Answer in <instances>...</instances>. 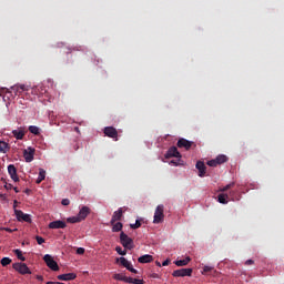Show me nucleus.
<instances>
[{
    "instance_id": "79ce46f5",
    "label": "nucleus",
    "mask_w": 284,
    "mask_h": 284,
    "mask_svg": "<svg viewBox=\"0 0 284 284\" xmlns=\"http://www.w3.org/2000/svg\"><path fill=\"white\" fill-rule=\"evenodd\" d=\"M4 232H9V234H12V232H17L18 229H10V227H3Z\"/></svg>"
},
{
    "instance_id": "f704fd0d",
    "label": "nucleus",
    "mask_w": 284,
    "mask_h": 284,
    "mask_svg": "<svg viewBox=\"0 0 284 284\" xmlns=\"http://www.w3.org/2000/svg\"><path fill=\"white\" fill-rule=\"evenodd\" d=\"M207 165L210 168H216V165H219V162H216V159H213V160L207 161Z\"/></svg>"
},
{
    "instance_id": "1a4fd4ad",
    "label": "nucleus",
    "mask_w": 284,
    "mask_h": 284,
    "mask_svg": "<svg viewBox=\"0 0 284 284\" xmlns=\"http://www.w3.org/2000/svg\"><path fill=\"white\" fill-rule=\"evenodd\" d=\"M65 227H68V224L61 220L53 221L49 224V230H65Z\"/></svg>"
},
{
    "instance_id": "423d86ee",
    "label": "nucleus",
    "mask_w": 284,
    "mask_h": 284,
    "mask_svg": "<svg viewBox=\"0 0 284 284\" xmlns=\"http://www.w3.org/2000/svg\"><path fill=\"white\" fill-rule=\"evenodd\" d=\"M128 210L126 206L120 207L118 211H115L111 219V225H114L116 221H121L123 219V213Z\"/></svg>"
},
{
    "instance_id": "aec40b11",
    "label": "nucleus",
    "mask_w": 284,
    "mask_h": 284,
    "mask_svg": "<svg viewBox=\"0 0 284 284\" xmlns=\"http://www.w3.org/2000/svg\"><path fill=\"white\" fill-rule=\"evenodd\" d=\"M11 90H13L14 94L17 95V94H21V92H26V90L28 89H26V85L20 84V85L11 87Z\"/></svg>"
},
{
    "instance_id": "58836bf2",
    "label": "nucleus",
    "mask_w": 284,
    "mask_h": 284,
    "mask_svg": "<svg viewBox=\"0 0 284 284\" xmlns=\"http://www.w3.org/2000/svg\"><path fill=\"white\" fill-rule=\"evenodd\" d=\"M128 283H130V284H143L144 281H143V280H138V278H132V277H131V282H128Z\"/></svg>"
},
{
    "instance_id": "ea45409f",
    "label": "nucleus",
    "mask_w": 284,
    "mask_h": 284,
    "mask_svg": "<svg viewBox=\"0 0 284 284\" xmlns=\"http://www.w3.org/2000/svg\"><path fill=\"white\" fill-rule=\"evenodd\" d=\"M36 241H37L38 245H43V243H45V239H43L41 236H36Z\"/></svg>"
},
{
    "instance_id": "9d476101",
    "label": "nucleus",
    "mask_w": 284,
    "mask_h": 284,
    "mask_svg": "<svg viewBox=\"0 0 284 284\" xmlns=\"http://www.w3.org/2000/svg\"><path fill=\"white\" fill-rule=\"evenodd\" d=\"M174 277L192 276V268H180L172 273Z\"/></svg>"
},
{
    "instance_id": "c85d7f7f",
    "label": "nucleus",
    "mask_w": 284,
    "mask_h": 284,
    "mask_svg": "<svg viewBox=\"0 0 284 284\" xmlns=\"http://www.w3.org/2000/svg\"><path fill=\"white\" fill-rule=\"evenodd\" d=\"M10 263H12V260L10 257H3L1 260L2 267H6V266L10 265Z\"/></svg>"
},
{
    "instance_id": "603ef678",
    "label": "nucleus",
    "mask_w": 284,
    "mask_h": 284,
    "mask_svg": "<svg viewBox=\"0 0 284 284\" xmlns=\"http://www.w3.org/2000/svg\"><path fill=\"white\" fill-rule=\"evenodd\" d=\"M155 265H156L158 267H161V262L156 261V262H155Z\"/></svg>"
},
{
    "instance_id": "c9c22d12",
    "label": "nucleus",
    "mask_w": 284,
    "mask_h": 284,
    "mask_svg": "<svg viewBox=\"0 0 284 284\" xmlns=\"http://www.w3.org/2000/svg\"><path fill=\"white\" fill-rule=\"evenodd\" d=\"M125 268H126L129 272H132V274H139V271H136V270L132 266V263H130Z\"/></svg>"
},
{
    "instance_id": "4be33fe9",
    "label": "nucleus",
    "mask_w": 284,
    "mask_h": 284,
    "mask_svg": "<svg viewBox=\"0 0 284 284\" xmlns=\"http://www.w3.org/2000/svg\"><path fill=\"white\" fill-rule=\"evenodd\" d=\"M227 199H230V195L227 194H219L217 201L219 203H222V205H227Z\"/></svg>"
},
{
    "instance_id": "f03ea898",
    "label": "nucleus",
    "mask_w": 284,
    "mask_h": 284,
    "mask_svg": "<svg viewBox=\"0 0 284 284\" xmlns=\"http://www.w3.org/2000/svg\"><path fill=\"white\" fill-rule=\"evenodd\" d=\"M120 243L125 247V250H134V240L123 232L120 234Z\"/></svg>"
},
{
    "instance_id": "bb28decb",
    "label": "nucleus",
    "mask_w": 284,
    "mask_h": 284,
    "mask_svg": "<svg viewBox=\"0 0 284 284\" xmlns=\"http://www.w3.org/2000/svg\"><path fill=\"white\" fill-rule=\"evenodd\" d=\"M112 225V232H121V230H123V223L121 222H115Z\"/></svg>"
},
{
    "instance_id": "4468645a",
    "label": "nucleus",
    "mask_w": 284,
    "mask_h": 284,
    "mask_svg": "<svg viewBox=\"0 0 284 284\" xmlns=\"http://www.w3.org/2000/svg\"><path fill=\"white\" fill-rule=\"evenodd\" d=\"M192 145H194V142H192L190 140H185L183 138H181L178 141V148H184V150H190L192 148Z\"/></svg>"
},
{
    "instance_id": "09e8293b",
    "label": "nucleus",
    "mask_w": 284,
    "mask_h": 284,
    "mask_svg": "<svg viewBox=\"0 0 284 284\" xmlns=\"http://www.w3.org/2000/svg\"><path fill=\"white\" fill-rule=\"evenodd\" d=\"M36 278H37V281L43 282V276L42 275H37Z\"/></svg>"
},
{
    "instance_id": "b1692460",
    "label": "nucleus",
    "mask_w": 284,
    "mask_h": 284,
    "mask_svg": "<svg viewBox=\"0 0 284 284\" xmlns=\"http://www.w3.org/2000/svg\"><path fill=\"white\" fill-rule=\"evenodd\" d=\"M10 150V145L7 142L0 141V152L6 154Z\"/></svg>"
},
{
    "instance_id": "2f4dec72",
    "label": "nucleus",
    "mask_w": 284,
    "mask_h": 284,
    "mask_svg": "<svg viewBox=\"0 0 284 284\" xmlns=\"http://www.w3.org/2000/svg\"><path fill=\"white\" fill-rule=\"evenodd\" d=\"M118 261L123 267H126L130 264V262L125 257H120L118 258Z\"/></svg>"
},
{
    "instance_id": "c756f323",
    "label": "nucleus",
    "mask_w": 284,
    "mask_h": 284,
    "mask_svg": "<svg viewBox=\"0 0 284 284\" xmlns=\"http://www.w3.org/2000/svg\"><path fill=\"white\" fill-rule=\"evenodd\" d=\"M235 183L231 182L230 184L225 185L224 187L220 189V192H227V190H232L234 187Z\"/></svg>"
},
{
    "instance_id": "6e6552de",
    "label": "nucleus",
    "mask_w": 284,
    "mask_h": 284,
    "mask_svg": "<svg viewBox=\"0 0 284 284\" xmlns=\"http://www.w3.org/2000/svg\"><path fill=\"white\" fill-rule=\"evenodd\" d=\"M165 159H181V153L179 152V149L176 146H171L166 153H165Z\"/></svg>"
},
{
    "instance_id": "7ed1b4c3",
    "label": "nucleus",
    "mask_w": 284,
    "mask_h": 284,
    "mask_svg": "<svg viewBox=\"0 0 284 284\" xmlns=\"http://www.w3.org/2000/svg\"><path fill=\"white\" fill-rule=\"evenodd\" d=\"M43 261L45 265L49 266L50 270H52L53 272H59V264L57 263V261H54L52 255L45 254L43 256Z\"/></svg>"
},
{
    "instance_id": "2eb2a0df",
    "label": "nucleus",
    "mask_w": 284,
    "mask_h": 284,
    "mask_svg": "<svg viewBox=\"0 0 284 284\" xmlns=\"http://www.w3.org/2000/svg\"><path fill=\"white\" fill-rule=\"evenodd\" d=\"M196 170H199V176L203 179L205 176V172L207 168L205 166V163L203 161H197L195 164Z\"/></svg>"
},
{
    "instance_id": "ddd939ff",
    "label": "nucleus",
    "mask_w": 284,
    "mask_h": 284,
    "mask_svg": "<svg viewBox=\"0 0 284 284\" xmlns=\"http://www.w3.org/2000/svg\"><path fill=\"white\" fill-rule=\"evenodd\" d=\"M92 212L89 206H82L78 213V217H80V221H85L88 219V215Z\"/></svg>"
},
{
    "instance_id": "393cba45",
    "label": "nucleus",
    "mask_w": 284,
    "mask_h": 284,
    "mask_svg": "<svg viewBox=\"0 0 284 284\" xmlns=\"http://www.w3.org/2000/svg\"><path fill=\"white\" fill-rule=\"evenodd\" d=\"M29 132L31 134H36V136H38V134H41V131H40L39 126H37V125H30Z\"/></svg>"
},
{
    "instance_id": "39448f33",
    "label": "nucleus",
    "mask_w": 284,
    "mask_h": 284,
    "mask_svg": "<svg viewBox=\"0 0 284 284\" xmlns=\"http://www.w3.org/2000/svg\"><path fill=\"white\" fill-rule=\"evenodd\" d=\"M16 217L19 222L24 223H32V217H30V214L23 213L21 210H14Z\"/></svg>"
},
{
    "instance_id": "3c124183",
    "label": "nucleus",
    "mask_w": 284,
    "mask_h": 284,
    "mask_svg": "<svg viewBox=\"0 0 284 284\" xmlns=\"http://www.w3.org/2000/svg\"><path fill=\"white\" fill-rule=\"evenodd\" d=\"M13 190H14L16 194H19V189L18 187H13Z\"/></svg>"
},
{
    "instance_id": "a19ab883",
    "label": "nucleus",
    "mask_w": 284,
    "mask_h": 284,
    "mask_svg": "<svg viewBox=\"0 0 284 284\" xmlns=\"http://www.w3.org/2000/svg\"><path fill=\"white\" fill-rule=\"evenodd\" d=\"M213 270H214V267H212V266H204L202 274H207V272H212Z\"/></svg>"
},
{
    "instance_id": "20e7f679",
    "label": "nucleus",
    "mask_w": 284,
    "mask_h": 284,
    "mask_svg": "<svg viewBox=\"0 0 284 284\" xmlns=\"http://www.w3.org/2000/svg\"><path fill=\"white\" fill-rule=\"evenodd\" d=\"M12 267L16 270V272H19V274H32V271H30V267H28V264L26 263H14Z\"/></svg>"
},
{
    "instance_id": "4c0bfd02",
    "label": "nucleus",
    "mask_w": 284,
    "mask_h": 284,
    "mask_svg": "<svg viewBox=\"0 0 284 284\" xmlns=\"http://www.w3.org/2000/svg\"><path fill=\"white\" fill-rule=\"evenodd\" d=\"M125 268H126L129 272H132V274H139V271H136V270L132 266V263H130Z\"/></svg>"
},
{
    "instance_id": "f257e3e1",
    "label": "nucleus",
    "mask_w": 284,
    "mask_h": 284,
    "mask_svg": "<svg viewBox=\"0 0 284 284\" xmlns=\"http://www.w3.org/2000/svg\"><path fill=\"white\" fill-rule=\"evenodd\" d=\"M164 212H165V206H163V204H160L156 206L154 216H153V223L155 225H159V223H163L165 219Z\"/></svg>"
},
{
    "instance_id": "7c9ffc66",
    "label": "nucleus",
    "mask_w": 284,
    "mask_h": 284,
    "mask_svg": "<svg viewBox=\"0 0 284 284\" xmlns=\"http://www.w3.org/2000/svg\"><path fill=\"white\" fill-rule=\"evenodd\" d=\"M67 222L68 223H81V220L78 215V216H72V217L67 219Z\"/></svg>"
},
{
    "instance_id": "8fccbe9b",
    "label": "nucleus",
    "mask_w": 284,
    "mask_h": 284,
    "mask_svg": "<svg viewBox=\"0 0 284 284\" xmlns=\"http://www.w3.org/2000/svg\"><path fill=\"white\" fill-rule=\"evenodd\" d=\"M4 187L6 190H12V184H6Z\"/></svg>"
},
{
    "instance_id": "f8f14e48",
    "label": "nucleus",
    "mask_w": 284,
    "mask_h": 284,
    "mask_svg": "<svg viewBox=\"0 0 284 284\" xmlns=\"http://www.w3.org/2000/svg\"><path fill=\"white\" fill-rule=\"evenodd\" d=\"M8 172H9L10 179H12L14 183H19V175L17 174V166H14V164H10L8 166Z\"/></svg>"
},
{
    "instance_id": "5701e85b",
    "label": "nucleus",
    "mask_w": 284,
    "mask_h": 284,
    "mask_svg": "<svg viewBox=\"0 0 284 284\" xmlns=\"http://www.w3.org/2000/svg\"><path fill=\"white\" fill-rule=\"evenodd\" d=\"M42 181H45V170L40 169L39 176H38L36 183L39 185V183H41Z\"/></svg>"
},
{
    "instance_id": "37998d69",
    "label": "nucleus",
    "mask_w": 284,
    "mask_h": 284,
    "mask_svg": "<svg viewBox=\"0 0 284 284\" xmlns=\"http://www.w3.org/2000/svg\"><path fill=\"white\" fill-rule=\"evenodd\" d=\"M77 254H85V248H83V247H78L77 248Z\"/></svg>"
},
{
    "instance_id": "c03bdc74",
    "label": "nucleus",
    "mask_w": 284,
    "mask_h": 284,
    "mask_svg": "<svg viewBox=\"0 0 284 284\" xmlns=\"http://www.w3.org/2000/svg\"><path fill=\"white\" fill-rule=\"evenodd\" d=\"M150 278H161V275H159L158 273H152L150 275Z\"/></svg>"
},
{
    "instance_id": "dca6fc26",
    "label": "nucleus",
    "mask_w": 284,
    "mask_h": 284,
    "mask_svg": "<svg viewBox=\"0 0 284 284\" xmlns=\"http://www.w3.org/2000/svg\"><path fill=\"white\" fill-rule=\"evenodd\" d=\"M12 134L18 141H21L26 136V129L20 128L19 130H13Z\"/></svg>"
},
{
    "instance_id": "a211bd4d",
    "label": "nucleus",
    "mask_w": 284,
    "mask_h": 284,
    "mask_svg": "<svg viewBox=\"0 0 284 284\" xmlns=\"http://www.w3.org/2000/svg\"><path fill=\"white\" fill-rule=\"evenodd\" d=\"M114 281H122L123 283L132 282V277L123 275V273H115L113 275Z\"/></svg>"
},
{
    "instance_id": "6ab92c4d",
    "label": "nucleus",
    "mask_w": 284,
    "mask_h": 284,
    "mask_svg": "<svg viewBox=\"0 0 284 284\" xmlns=\"http://www.w3.org/2000/svg\"><path fill=\"white\" fill-rule=\"evenodd\" d=\"M152 261H154V257L150 254L142 255L138 258V262L142 264L152 263Z\"/></svg>"
},
{
    "instance_id": "de8ad7c7",
    "label": "nucleus",
    "mask_w": 284,
    "mask_h": 284,
    "mask_svg": "<svg viewBox=\"0 0 284 284\" xmlns=\"http://www.w3.org/2000/svg\"><path fill=\"white\" fill-rule=\"evenodd\" d=\"M245 265H254V261H253V260H247V261L245 262Z\"/></svg>"
},
{
    "instance_id": "5fc2aeb1",
    "label": "nucleus",
    "mask_w": 284,
    "mask_h": 284,
    "mask_svg": "<svg viewBox=\"0 0 284 284\" xmlns=\"http://www.w3.org/2000/svg\"><path fill=\"white\" fill-rule=\"evenodd\" d=\"M26 194H30V189H27V190H26Z\"/></svg>"
},
{
    "instance_id": "f3484780",
    "label": "nucleus",
    "mask_w": 284,
    "mask_h": 284,
    "mask_svg": "<svg viewBox=\"0 0 284 284\" xmlns=\"http://www.w3.org/2000/svg\"><path fill=\"white\" fill-rule=\"evenodd\" d=\"M74 278H77V274L74 273L58 275V281H74Z\"/></svg>"
},
{
    "instance_id": "cd10ccee",
    "label": "nucleus",
    "mask_w": 284,
    "mask_h": 284,
    "mask_svg": "<svg viewBox=\"0 0 284 284\" xmlns=\"http://www.w3.org/2000/svg\"><path fill=\"white\" fill-rule=\"evenodd\" d=\"M14 254L17 255L19 261H26V256H23V253L21 252V250L19 248L14 250Z\"/></svg>"
},
{
    "instance_id": "a18cd8bd",
    "label": "nucleus",
    "mask_w": 284,
    "mask_h": 284,
    "mask_svg": "<svg viewBox=\"0 0 284 284\" xmlns=\"http://www.w3.org/2000/svg\"><path fill=\"white\" fill-rule=\"evenodd\" d=\"M61 204L62 205H70V201L68 199H63Z\"/></svg>"
},
{
    "instance_id": "49530a36",
    "label": "nucleus",
    "mask_w": 284,
    "mask_h": 284,
    "mask_svg": "<svg viewBox=\"0 0 284 284\" xmlns=\"http://www.w3.org/2000/svg\"><path fill=\"white\" fill-rule=\"evenodd\" d=\"M168 265H170V260H165V261L162 263V266H163V267H168Z\"/></svg>"
},
{
    "instance_id": "6e6d98bb",
    "label": "nucleus",
    "mask_w": 284,
    "mask_h": 284,
    "mask_svg": "<svg viewBox=\"0 0 284 284\" xmlns=\"http://www.w3.org/2000/svg\"><path fill=\"white\" fill-rule=\"evenodd\" d=\"M0 199H6V195L4 194H0Z\"/></svg>"
},
{
    "instance_id": "e433bc0d",
    "label": "nucleus",
    "mask_w": 284,
    "mask_h": 284,
    "mask_svg": "<svg viewBox=\"0 0 284 284\" xmlns=\"http://www.w3.org/2000/svg\"><path fill=\"white\" fill-rule=\"evenodd\" d=\"M125 268H126L129 272H132V274H139V271H136V270L132 266V263H130Z\"/></svg>"
},
{
    "instance_id": "a878e982",
    "label": "nucleus",
    "mask_w": 284,
    "mask_h": 284,
    "mask_svg": "<svg viewBox=\"0 0 284 284\" xmlns=\"http://www.w3.org/2000/svg\"><path fill=\"white\" fill-rule=\"evenodd\" d=\"M215 161L217 162V165H222V163H227V156L226 155H217L215 158Z\"/></svg>"
},
{
    "instance_id": "9b49d317",
    "label": "nucleus",
    "mask_w": 284,
    "mask_h": 284,
    "mask_svg": "<svg viewBox=\"0 0 284 284\" xmlns=\"http://www.w3.org/2000/svg\"><path fill=\"white\" fill-rule=\"evenodd\" d=\"M23 158L27 163H32L34 161V149L28 148V150H24Z\"/></svg>"
},
{
    "instance_id": "0eeeda50",
    "label": "nucleus",
    "mask_w": 284,
    "mask_h": 284,
    "mask_svg": "<svg viewBox=\"0 0 284 284\" xmlns=\"http://www.w3.org/2000/svg\"><path fill=\"white\" fill-rule=\"evenodd\" d=\"M104 134L105 136H109V139H114L115 141L119 139V131H116L114 126H105Z\"/></svg>"
},
{
    "instance_id": "412c9836",
    "label": "nucleus",
    "mask_w": 284,
    "mask_h": 284,
    "mask_svg": "<svg viewBox=\"0 0 284 284\" xmlns=\"http://www.w3.org/2000/svg\"><path fill=\"white\" fill-rule=\"evenodd\" d=\"M190 261H192V258H190L189 256L184 260H178L175 261V265L178 267H185V265H187V263H190Z\"/></svg>"
},
{
    "instance_id": "72a5a7b5",
    "label": "nucleus",
    "mask_w": 284,
    "mask_h": 284,
    "mask_svg": "<svg viewBox=\"0 0 284 284\" xmlns=\"http://www.w3.org/2000/svg\"><path fill=\"white\" fill-rule=\"evenodd\" d=\"M131 230H139L141 227V221L136 220L134 224L130 225Z\"/></svg>"
},
{
    "instance_id": "473e14b6",
    "label": "nucleus",
    "mask_w": 284,
    "mask_h": 284,
    "mask_svg": "<svg viewBox=\"0 0 284 284\" xmlns=\"http://www.w3.org/2000/svg\"><path fill=\"white\" fill-rule=\"evenodd\" d=\"M115 252H118L120 254V256H125V254H128V251H123V248L121 246H116L115 247Z\"/></svg>"
},
{
    "instance_id": "864d4df0",
    "label": "nucleus",
    "mask_w": 284,
    "mask_h": 284,
    "mask_svg": "<svg viewBox=\"0 0 284 284\" xmlns=\"http://www.w3.org/2000/svg\"><path fill=\"white\" fill-rule=\"evenodd\" d=\"M171 163H173V165H179V163L175 162L174 160H172Z\"/></svg>"
}]
</instances>
